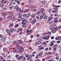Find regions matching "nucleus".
<instances>
[{"label":"nucleus","mask_w":61,"mask_h":61,"mask_svg":"<svg viewBox=\"0 0 61 61\" xmlns=\"http://www.w3.org/2000/svg\"><path fill=\"white\" fill-rule=\"evenodd\" d=\"M54 7H60V5H54Z\"/></svg>","instance_id":"72a5a7b5"},{"label":"nucleus","mask_w":61,"mask_h":61,"mask_svg":"<svg viewBox=\"0 0 61 61\" xmlns=\"http://www.w3.org/2000/svg\"><path fill=\"white\" fill-rule=\"evenodd\" d=\"M4 6V4L3 3H0V7H3Z\"/></svg>","instance_id":"2eb2a0df"},{"label":"nucleus","mask_w":61,"mask_h":61,"mask_svg":"<svg viewBox=\"0 0 61 61\" xmlns=\"http://www.w3.org/2000/svg\"><path fill=\"white\" fill-rule=\"evenodd\" d=\"M13 25H14V24H13V23H10V25L9 26V27H11L13 26Z\"/></svg>","instance_id":"f8f14e48"},{"label":"nucleus","mask_w":61,"mask_h":61,"mask_svg":"<svg viewBox=\"0 0 61 61\" xmlns=\"http://www.w3.org/2000/svg\"><path fill=\"white\" fill-rule=\"evenodd\" d=\"M25 27V24H24L23 25H22V27Z\"/></svg>","instance_id":"e2e57ef3"},{"label":"nucleus","mask_w":61,"mask_h":61,"mask_svg":"<svg viewBox=\"0 0 61 61\" xmlns=\"http://www.w3.org/2000/svg\"><path fill=\"white\" fill-rule=\"evenodd\" d=\"M42 44L43 45H46V43L45 42H43V43H42Z\"/></svg>","instance_id":"3c124183"},{"label":"nucleus","mask_w":61,"mask_h":61,"mask_svg":"<svg viewBox=\"0 0 61 61\" xmlns=\"http://www.w3.org/2000/svg\"><path fill=\"white\" fill-rule=\"evenodd\" d=\"M21 59H22L23 61H25L26 60V58L25 57V56L23 55H21Z\"/></svg>","instance_id":"f03ea898"},{"label":"nucleus","mask_w":61,"mask_h":61,"mask_svg":"<svg viewBox=\"0 0 61 61\" xmlns=\"http://www.w3.org/2000/svg\"><path fill=\"white\" fill-rule=\"evenodd\" d=\"M58 27H56L55 28V30H56V31L58 30Z\"/></svg>","instance_id":"a19ab883"},{"label":"nucleus","mask_w":61,"mask_h":61,"mask_svg":"<svg viewBox=\"0 0 61 61\" xmlns=\"http://www.w3.org/2000/svg\"><path fill=\"white\" fill-rule=\"evenodd\" d=\"M50 29H54V26H52L50 28Z\"/></svg>","instance_id":"4d7b16f0"},{"label":"nucleus","mask_w":61,"mask_h":61,"mask_svg":"<svg viewBox=\"0 0 61 61\" xmlns=\"http://www.w3.org/2000/svg\"><path fill=\"white\" fill-rule=\"evenodd\" d=\"M51 54H52V53L51 52H49L48 53V55H51Z\"/></svg>","instance_id":"052dcab7"},{"label":"nucleus","mask_w":61,"mask_h":61,"mask_svg":"<svg viewBox=\"0 0 61 61\" xmlns=\"http://www.w3.org/2000/svg\"><path fill=\"white\" fill-rule=\"evenodd\" d=\"M4 59V58L2 57V56H0V59L1 60H3Z\"/></svg>","instance_id":"79ce46f5"},{"label":"nucleus","mask_w":61,"mask_h":61,"mask_svg":"<svg viewBox=\"0 0 61 61\" xmlns=\"http://www.w3.org/2000/svg\"><path fill=\"white\" fill-rule=\"evenodd\" d=\"M14 9H17V10L18 11V10H20V9H20V8H18V6H16L14 8Z\"/></svg>","instance_id":"423d86ee"},{"label":"nucleus","mask_w":61,"mask_h":61,"mask_svg":"<svg viewBox=\"0 0 61 61\" xmlns=\"http://www.w3.org/2000/svg\"><path fill=\"white\" fill-rule=\"evenodd\" d=\"M18 26V24H17L16 25L15 27H17Z\"/></svg>","instance_id":"774afa93"},{"label":"nucleus","mask_w":61,"mask_h":61,"mask_svg":"<svg viewBox=\"0 0 61 61\" xmlns=\"http://www.w3.org/2000/svg\"><path fill=\"white\" fill-rule=\"evenodd\" d=\"M30 15L31 14L30 13H28L27 14V17H29V16H30Z\"/></svg>","instance_id":"bb28decb"},{"label":"nucleus","mask_w":61,"mask_h":61,"mask_svg":"<svg viewBox=\"0 0 61 61\" xmlns=\"http://www.w3.org/2000/svg\"><path fill=\"white\" fill-rule=\"evenodd\" d=\"M50 46H53L54 45V41H52L50 42Z\"/></svg>","instance_id":"9d476101"},{"label":"nucleus","mask_w":61,"mask_h":61,"mask_svg":"<svg viewBox=\"0 0 61 61\" xmlns=\"http://www.w3.org/2000/svg\"><path fill=\"white\" fill-rule=\"evenodd\" d=\"M38 55H39V56H42V55H43V53L42 52H41L40 53H39Z\"/></svg>","instance_id":"c85d7f7f"},{"label":"nucleus","mask_w":61,"mask_h":61,"mask_svg":"<svg viewBox=\"0 0 61 61\" xmlns=\"http://www.w3.org/2000/svg\"><path fill=\"white\" fill-rule=\"evenodd\" d=\"M53 18V17L52 16H49L48 17V19H51Z\"/></svg>","instance_id":"c756f323"},{"label":"nucleus","mask_w":61,"mask_h":61,"mask_svg":"<svg viewBox=\"0 0 61 61\" xmlns=\"http://www.w3.org/2000/svg\"><path fill=\"white\" fill-rule=\"evenodd\" d=\"M29 8L30 9H35V6L33 5H30L29 6Z\"/></svg>","instance_id":"7ed1b4c3"},{"label":"nucleus","mask_w":61,"mask_h":61,"mask_svg":"<svg viewBox=\"0 0 61 61\" xmlns=\"http://www.w3.org/2000/svg\"><path fill=\"white\" fill-rule=\"evenodd\" d=\"M16 45L18 47H19L20 46V44L19 43H16Z\"/></svg>","instance_id":"b1692460"},{"label":"nucleus","mask_w":61,"mask_h":61,"mask_svg":"<svg viewBox=\"0 0 61 61\" xmlns=\"http://www.w3.org/2000/svg\"><path fill=\"white\" fill-rule=\"evenodd\" d=\"M25 18H22L21 19V20L22 21H24V20H25Z\"/></svg>","instance_id":"2f4dec72"},{"label":"nucleus","mask_w":61,"mask_h":61,"mask_svg":"<svg viewBox=\"0 0 61 61\" xmlns=\"http://www.w3.org/2000/svg\"><path fill=\"white\" fill-rule=\"evenodd\" d=\"M43 18V16H41L40 17V19H42Z\"/></svg>","instance_id":"393cba45"},{"label":"nucleus","mask_w":61,"mask_h":61,"mask_svg":"<svg viewBox=\"0 0 61 61\" xmlns=\"http://www.w3.org/2000/svg\"><path fill=\"white\" fill-rule=\"evenodd\" d=\"M29 57H30V58H32V55H29Z\"/></svg>","instance_id":"13d9d810"},{"label":"nucleus","mask_w":61,"mask_h":61,"mask_svg":"<svg viewBox=\"0 0 61 61\" xmlns=\"http://www.w3.org/2000/svg\"><path fill=\"white\" fill-rule=\"evenodd\" d=\"M12 4H13V2H11L9 4L10 5H12Z\"/></svg>","instance_id":"0e129e2a"},{"label":"nucleus","mask_w":61,"mask_h":61,"mask_svg":"<svg viewBox=\"0 0 61 61\" xmlns=\"http://www.w3.org/2000/svg\"><path fill=\"white\" fill-rule=\"evenodd\" d=\"M48 22H49V24H51L52 22V20H49Z\"/></svg>","instance_id":"f3484780"},{"label":"nucleus","mask_w":61,"mask_h":61,"mask_svg":"<svg viewBox=\"0 0 61 61\" xmlns=\"http://www.w3.org/2000/svg\"><path fill=\"white\" fill-rule=\"evenodd\" d=\"M43 19L44 20H46L47 19V16H45L43 17Z\"/></svg>","instance_id":"dca6fc26"},{"label":"nucleus","mask_w":61,"mask_h":61,"mask_svg":"<svg viewBox=\"0 0 61 61\" xmlns=\"http://www.w3.org/2000/svg\"><path fill=\"white\" fill-rule=\"evenodd\" d=\"M57 46V44H55V45H54V47H56V46Z\"/></svg>","instance_id":"bf43d9fd"},{"label":"nucleus","mask_w":61,"mask_h":61,"mask_svg":"<svg viewBox=\"0 0 61 61\" xmlns=\"http://www.w3.org/2000/svg\"><path fill=\"white\" fill-rule=\"evenodd\" d=\"M38 56H39V54H37L36 55V58H37L38 57Z\"/></svg>","instance_id":"4c0bfd02"},{"label":"nucleus","mask_w":61,"mask_h":61,"mask_svg":"<svg viewBox=\"0 0 61 61\" xmlns=\"http://www.w3.org/2000/svg\"><path fill=\"white\" fill-rule=\"evenodd\" d=\"M52 33H51L50 32H47L46 34H47V35H49V34H51Z\"/></svg>","instance_id":"5701e85b"},{"label":"nucleus","mask_w":61,"mask_h":61,"mask_svg":"<svg viewBox=\"0 0 61 61\" xmlns=\"http://www.w3.org/2000/svg\"><path fill=\"white\" fill-rule=\"evenodd\" d=\"M19 55L17 54L15 56V57L16 58H17V57L19 56Z\"/></svg>","instance_id":"7c9ffc66"},{"label":"nucleus","mask_w":61,"mask_h":61,"mask_svg":"<svg viewBox=\"0 0 61 61\" xmlns=\"http://www.w3.org/2000/svg\"><path fill=\"white\" fill-rule=\"evenodd\" d=\"M54 22L55 23H57L58 22V21L57 20H55L54 21Z\"/></svg>","instance_id":"69168bd1"},{"label":"nucleus","mask_w":61,"mask_h":61,"mask_svg":"<svg viewBox=\"0 0 61 61\" xmlns=\"http://www.w3.org/2000/svg\"><path fill=\"white\" fill-rule=\"evenodd\" d=\"M56 40H58V37H56L55 38Z\"/></svg>","instance_id":"864d4df0"},{"label":"nucleus","mask_w":61,"mask_h":61,"mask_svg":"<svg viewBox=\"0 0 61 61\" xmlns=\"http://www.w3.org/2000/svg\"><path fill=\"white\" fill-rule=\"evenodd\" d=\"M49 36H47L46 37V40H48V39H49Z\"/></svg>","instance_id":"49530a36"},{"label":"nucleus","mask_w":61,"mask_h":61,"mask_svg":"<svg viewBox=\"0 0 61 61\" xmlns=\"http://www.w3.org/2000/svg\"><path fill=\"white\" fill-rule=\"evenodd\" d=\"M42 39H45L46 40V37H44L42 38Z\"/></svg>","instance_id":"ea45409f"},{"label":"nucleus","mask_w":61,"mask_h":61,"mask_svg":"<svg viewBox=\"0 0 61 61\" xmlns=\"http://www.w3.org/2000/svg\"><path fill=\"white\" fill-rule=\"evenodd\" d=\"M57 13V12L55 10H54V13Z\"/></svg>","instance_id":"338daca9"},{"label":"nucleus","mask_w":61,"mask_h":61,"mask_svg":"<svg viewBox=\"0 0 61 61\" xmlns=\"http://www.w3.org/2000/svg\"><path fill=\"white\" fill-rule=\"evenodd\" d=\"M44 9L43 8H41V10H40V13L41 14L42 13H43V11H44Z\"/></svg>","instance_id":"9b49d317"},{"label":"nucleus","mask_w":61,"mask_h":61,"mask_svg":"<svg viewBox=\"0 0 61 61\" xmlns=\"http://www.w3.org/2000/svg\"><path fill=\"white\" fill-rule=\"evenodd\" d=\"M2 16H3V15H4L5 16H6V14L5 13H3V14H2Z\"/></svg>","instance_id":"aec40b11"},{"label":"nucleus","mask_w":61,"mask_h":61,"mask_svg":"<svg viewBox=\"0 0 61 61\" xmlns=\"http://www.w3.org/2000/svg\"><path fill=\"white\" fill-rule=\"evenodd\" d=\"M17 42L18 43H23V41L20 40H18L17 41Z\"/></svg>","instance_id":"4468645a"},{"label":"nucleus","mask_w":61,"mask_h":61,"mask_svg":"<svg viewBox=\"0 0 61 61\" xmlns=\"http://www.w3.org/2000/svg\"><path fill=\"white\" fill-rule=\"evenodd\" d=\"M3 51L4 52H6L7 51V49L6 47H4L3 49Z\"/></svg>","instance_id":"20e7f679"},{"label":"nucleus","mask_w":61,"mask_h":61,"mask_svg":"<svg viewBox=\"0 0 61 61\" xmlns=\"http://www.w3.org/2000/svg\"><path fill=\"white\" fill-rule=\"evenodd\" d=\"M12 56L11 55H9V56H7V58H10V57H11Z\"/></svg>","instance_id":"473e14b6"},{"label":"nucleus","mask_w":61,"mask_h":61,"mask_svg":"<svg viewBox=\"0 0 61 61\" xmlns=\"http://www.w3.org/2000/svg\"><path fill=\"white\" fill-rule=\"evenodd\" d=\"M3 35L2 34L0 35V38H3Z\"/></svg>","instance_id":"c03bdc74"},{"label":"nucleus","mask_w":61,"mask_h":61,"mask_svg":"<svg viewBox=\"0 0 61 61\" xmlns=\"http://www.w3.org/2000/svg\"><path fill=\"white\" fill-rule=\"evenodd\" d=\"M58 39V40H61V37H60V36H59Z\"/></svg>","instance_id":"de8ad7c7"},{"label":"nucleus","mask_w":61,"mask_h":61,"mask_svg":"<svg viewBox=\"0 0 61 61\" xmlns=\"http://www.w3.org/2000/svg\"><path fill=\"white\" fill-rule=\"evenodd\" d=\"M25 56L27 58V57H29V55L28 54H26L25 55Z\"/></svg>","instance_id":"37998d69"},{"label":"nucleus","mask_w":61,"mask_h":61,"mask_svg":"<svg viewBox=\"0 0 61 61\" xmlns=\"http://www.w3.org/2000/svg\"><path fill=\"white\" fill-rule=\"evenodd\" d=\"M20 1H17V4H19L20 3Z\"/></svg>","instance_id":"a18cd8bd"},{"label":"nucleus","mask_w":61,"mask_h":61,"mask_svg":"<svg viewBox=\"0 0 61 61\" xmlns=\"http://www.w3.org/2000/svg\"><path fill=\"white\" fill-rule=\"evenodd\" d=\"M6 32H7V33L9 35H11V33L10 32V30H9V29L7 30Z\"/></svg>","instance_id":"39448f33"},{"label":"nucleus","mask_w":61,"mask_h":61,"mask_svg":"<svg viewBox=\"0 0 61 61\" xmlns=\"http://www.w3.org/2000/svg\"><path fill=\"white\" fill-rule=\"evenodd\" d=\"M18 15L19 16H22L23 15V14L21 13H19L18 14Z\"/></svg>","instance_id":"c9c22d12"},{"label":"nucleus","mask_w":61,"mask_h":61,"mask_svg":"<svg viewBox=\"0 0 61 61\" xmlns=\"http://www.w3.org/2000/svg\"><path fill=\"white\" fill-rule=\"evenodd\" d=\"M17 58L18 60H20L21 59V56L18 57Z\"/></svg>","instance_id":"a211bd4d"},{"label":"nucleus","mask_w":61,"mask_h":61,"mask_svg":"<svg viewBox=\"0 0 61 61\" xmlns=\"http://www.w3.org/2000/svg\"><path fill=\"white\" fill-rule=\"evenodd\" d=\"M17 43V42L15 41H13L12 42V44H15V43Z\"/></svg>","instance_id":"e433bc0d"},{"label":"nucleus","mask_w":61,"mask_h":61,"mask_svg":"<svg viewBox=\"0 0 61 61\" xmlns=\"http://www.w3.org/2000/svg\"><path fill=\"white\" fill-rule=\"evenodd\" d=\"M5 38H3L1 40L2 41H3L4 42H5Z\"/></svg>","instance_id":"412c9836"},{"label":"nucleus","mask_w":61,"mask_h":61,"mask_svg":"<svg viewBox=\"0 0 61 61\" xmlns=\"http://www.w3.org/2000/svg\"><path fill=\"white\" fill-rule=\"evenodd\" d=\"M56 59H59V57L57 56L56 57Z\"/></svg>","instance_id":"6e6d98bb"},{"label":"nucleus","mask_w":61,"mask_h":61,"mask_svg":"<svg viewBox=\"0 0 61 61\" xmlns=\"http://www.w3.org/2000/svg\"><path fill=\"white\" fill-rule=\"evenodd\" d=\"M38 43L39 44H41V42L40 41H39L38 42Z\"/></svg>","instance_id":"5fc2aeb1"},{"label":"nucleus","mask_w":61,"mask_h":61,"mask_svg":"<svg viewBox=\"0 0 61 61\" xmlns=\"http://www.w3.org/2000/svg\"><path fill=\"white\" fill-rule=\"evenodd\" d=\"M36 19H35L33 20L32 21V24H34L36 22Z\"/></svg>","instance_id":"6e6552de"},{"label":"nucleus","mask_w":61,"mask_h":61,"mask_svg":"<svg viewBox=\"0 0 61 61\" xmlns=\"http://www.w3.org/2000/svg\"><path fill=\"white\" fill-rule=\"evenodd\" d=\"M27 15H26V14H25L23 15V17H26Z\"/></svg>","instance_id":"f704fd0d"},{"label":"nucleus","mask_w":61,"mask_h":61,"mask_svg":"<svg viewBox=\"0 0 61 61\" xmlns=\"http://www.w3.org/2000/svg\"><path fill=\"white\" fill-rule=\"evenodd\" d=\"M36 36L37 37H39V36H40V35L38 34L36 35Z\"/></svg>","instance_id":"680f3d73"},{"label":"nucleus","mask_w":61,"mask_h":61,"mask_svg":"<svg viewBox=\"0 0 61 61\" xmlns=\"http://www.w3.org/2000/svg\"><path fill=\"white\" fill-rule=\"evenodd\" d=\"M27 22V20H25L23 21L22 22V24L23 25H24Z\"/></svg>","instance_id":"0eeeda50"},{"label":"nucleus","mask_w":61,"mask_h":61,"mask_svg":"<svg viewBox=\"0 0 61 61\" xmlns=\"http://www.w3.org/2000/svg\"><path fill=\"white\" fill-rule=\"evenodd\" d=\"M20 50L21 52H22L24 51V48L22 46H21L20 47Z\"/></svg>","instance_id":"f257e3e1"},{"label":"nucleus","mask_w":61,"mask_h":61,"mask_svg":"<svg viewBox=\"0 0 61 61\" xmlns=\"http://www.w3.org/2000/svg\"><path fill=\"white\" fill-rule=\"evenodd\" d=\"M31 16L32 17V18H34V16H35V15L34 14H32L31 15Z\"/></svg>","instance_id":"09e8293b"},{"label":"nucleus","mask_w":61,"mask_h":61,"mask_svg":"<svg viewBox=\"0 0 61 61\" xmlns=\"http://www.w3.org/2000/svg\"><path fill=\"white\" fill-rule=\"evenodd\" d=\"M40 11H37L36 12V15H38L40 14Z\"/></svg>","instance_id":"a878e982"},{"label":"nucleus","mask_w":61,"mask_h":61,"mask_svg":"<svg viewBox=\"0 0 61 61\" xmlns=\"http://www.w3.org/2000/svg\"><path fill=\"white\" fill-rule=\"evenodd\" d=\"M19 50V49L18 48H16L14 50V51L15 52H18Z\"/></svg>","instance_id":"ddd939ff"},{"label":"nucleus","mask_w":61,"mask_h":61,"mask_svg":"<svg viewBox=\"0 0 61 61\" xmlns=\"http://www.w3.org/2000/svg\"><path fill=\"white\" fill-rule=\"evenodd\" d=\"M54 10H55V11H57L58 10V8L56 7V8H54Z\"/></svg>","instance_id":"cd10ccee"},{"label":"nucleus","mask_w":61,"mask_h":61,"mask_svg":"<svg viewBox=\"0 0 61 61\" xmlns=\"http://www.w3.org/2000/svg\"><path fill=\"white\" fill-rule=\"evenodd\" d=\"M9 15H13V13L12 12H10L9 13Z\"/></svg>","instance_id":"603ef678"},{"label":"nucleus","mask_w":61,"mask_h":61,"mask_svg":"<svg viewBox=\"0 0 61 61\" xmlns=\"http://www.w3.org/2000/svg\"><path fill=\"white\" fill-rule=\"evenodd\" d=\"M15 30L14 29H12L10 30V31L11 33H13L14 31Z\"/></svg>","instance_id":"6ab92c4d"},{"label":"nucleus","mask_w":61,"mask_h":61,"mask_svg":"<svg viewBox=\"0 0 61 61\" xmlns=\"http://www.w3.org/2000/svg\"><path fill=\"white\" fill-rule=\"evenodd\" d=\"M28 11H29V10H25L24 12V13H25V12H28Z\"/></svg>","instance_id":"58836bf2"},{"label":"nucleus","mask_w":61,"mask_h":61,"mask_svg":"<svg viewBox=\"0 0 61 61\" xmlns=\"http://www.w3.org/2000/svg\"><path fill=\"white\" fill-rule=\"evenodd\" d=\"M1 55H2V56H4V57H5V54L4 53H1Z\"/></svg>","instance_id":"4be33fe9"},{"label":"nucleus","mask_w":61,"mask_h":61,"mask_svg":"<svg viewBox=\"0 0 61 61\" xmlns=\"http://www.w3.org/2000/svg\"><path fill=\"white\" fill-rule=\"evenodd\" d=\"M12 16H13L12 18H13V15H9L8 17V19H11V18H12Z\"/></svg>","instance_id":"1a4fd4ad"},{"label":"nucleus","mask_w":61,"mask_h":61,"mask_svg":"<svg viewBox=\"0 0 61 61\" xmlns=\"http://www.w3.org/2000/svg\"><path fill=\"white\" fill-rule=\"evenodd\" d=\"M19 31H21L23 30V28H20L19 30Z\"/></svg>","instance_id":"8fccbe9b"}]
</instances>
